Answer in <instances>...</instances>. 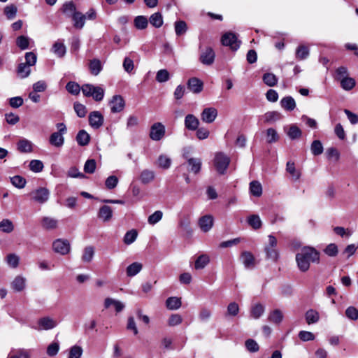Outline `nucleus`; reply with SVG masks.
Listing matches in <instances>:
<instances>
[{
	"label": "nucleus",
	"mask_w": 358,
	"mask_h": 358,
	"mask_svg": "<svg viewBox=\"0 0 358 358\" xmlns=\"http://www.w3.org/2000/svg\"><path fill=\"white\" fill-rule=\"evenodd\" d=\"M320 253L312 247H303L296 255V262L299 269L302 272L307 271L310 263H319Z\"/></svg>",
	"instance_id": "f257e3e1"
},
{
	"label": "nucleus",
	"mask_w": 358,
	"mask_h": 358,
	"mask_svg": "<svg viewBox=\"0 0 358 358\" xmlns=\"http://www.w3.org/2000/svg\"><path fill=\"white\" fill-rule=\"evenodd\" d=\"M83 94L87 97H92L96 101H100L103 99L104 90L99 86L91 84H84L81 87Z\"/></svg>",
	"instance_id": "f03ea898"
},
{
	"label": "nucleus",
	"mask_w": 358,
	"mask_h": 358,
	"mask_svg": "<svg viewBox=\"0 0 358 358\" xmlns=\"http://www.w3.org/2000/svg\"><path fill=\"white\" fill-rule=\"evenodd\" d=\"M230 163V158L223 152H217L214 158V165L217 171L224 174Z\"/></svg>",
	"instance_id": "7ed1b4c3"
},
{
	"label": "nucleus",
	"mask_w": 358,
	"mask_h": 358,
	"mask_svg": "<svg viewBox=\"0 0 358 358\" xmlns=\"http://www.w3.org/2000/svg\"><path fill=\"white\" fill-rule=\"evenodd\" d=\"M57 128L59 129V131L52 133L50 136L49 141L52 145L59 148L64 145V138L63 137V134L66 133V128L63 123L57 124Z\"/></svg>",
	"instance_id": "20e7f679"
},
{
	"label": "nucleus",
	"mask_w": 358,
	"mask_h": 358,
	"mask_svg": "<svg viewBox=\"0 0 358 358\" xmlns=\"http://www.w3.org/2000/svg\"><path fill=\"white\" fill-rule=\"evenodd\" d=\"M223 45L229 46L233 50L239 48L241 41L238 40L236 35L232 32L225 33L221 39Z\"/></svg>",
	"instance_id": "39448f33"
},
{
	"label": "nucleus",
	"mask_w": 358,
	"mask_h": 358,
	"mask_svg": "<svg viewBox=\"0 0 358 358\" xmlns=\"http://www.w3.org/2000/svg\"><path fill=\"white\" fill-rule=\"evenodd\" d=\"M166 129L164 125L161 122L154 123L150 131V138L155 141H160L165 135Z\"/></svg>",
	"instance_id": "423d86ee"
},
{
	"label": "nucleus",
	"mask_w": 358,
	"mask_h": 358,
	"mask_svg": "<svg viewBox=\"0 0 358 358\" xmlns=\"http://www.w3.org/2000/svg\"><path fill=\"white\" fill-rule=\"evenodd\" d=\"M52 248L55 252L62 255H67L70 252L71 245L69 241L59 238L52 243Z\"/></svg>",
	"instance_id": "0eeeda50"
},
{
	"label": "nucleus",
	"mask_w": 358,
	"mask_h": 358,
	"mask_svg": "<svg viewBox=\"0 0 358 358\" xmlns=\"http://www.w3.org/2000/svg\"><path fill=\"white\" fill-rule=\"evenodd\" d=\"M201 49V53L199 57L200 62L206 66L211 65L215 60V54L213 49L210 47H206L204 49Z\"/></svg>",
	"instance_id": "6e6552de"
},
{
	"label": "nucleus",
	"mask_w": 358,
	"mask_h": 358,
	"mask_svg": "<svg viewBox=\"0 0 358 358\" xmlns=\"http://www.w3.org/2000/svg\"><path fill=\"white\" fill-rule=\"evenodd\" d=\"M50 196V192L45 187H40L31 193V199L39 203L46 202Z\"/></svg>",
	"instance_id": "1a4fd4ad"
},
{
	"label": "nucleus",
	"mask_w": 358,
	"mask_h": 358,
	"mask_svg": "<svg viewBox=\"0 0 358 358\" xmlns=\"http://www.w3.org/2000/svg\"><path fill=\"white\" fill-rule=\"evenodd\" d=\"M37 324L38 327L35 328L37 330H50L57 327V322L50 317H43L38 320Z\"/></svg>",
	"instance_id": "9d476101"
},
{
	"label": "nucleus",
	"mask_w": 358,
	"mask_h": 358,
	"mask_svg": "<svg viewBox=\"0 0 358 358\" xmlns=\"http://www.w3.org/2000/svg\"><path fill=\"white\" fill-rule=\"evenodd\" d=\"M217 116V110L213 107L206 108L201 113V120L208 124L213 123Z\"/></svg>",
	"instance_id": "9b49d317"
},
{
	"label": "nucleus",
	"mask_w": 358,
	"mask_h": 358,
	"mask_svg": "<svg viewBox=\"0 0 358 358\" xmlns=\"http://www.w3.org/2000/svg\"><path fill=\"white\" fill-rule=\"evenodd\" d=\"M110 106L112 113H120L124 108V100L120 95H115L110 102Z\"/></svg>",
	"instance_id": "f8f14e48"
},
{
	"label": "nucleus",
	"mask_w": 358,
	"mask_h": 358,
	"mask_svg": "<svg viewBox=\"0 0 358 358\" xmlns=\"http://www.w3.org/2000/svg\"><path fill=\"white\" fill-rule=\"evenodd\" d=\"M89 123L94 129H99L103 124V117L99 111H92L89 115Z\"/></svg>",
	"instance_id": "ddd939ff"
},
{
	"label": "nucleus",
	"mask_w": 358,
	"mask_h": 358,
	"mask_svg": "<svg viewBox=\"0 0 358 358\" xmlns=\"http://www.w3.org/2000/svg\"><path fill=\"white\" fill-rule=\"evenodd\" d=\"M188 89L194 94L200 93L203 88V83L199 78L193 77L187 81Z\"/></svg>",
	"instance_id": "4468645a"
},
{
	"label": "nucleus",
	"mask_w": 358,
	"mask_h": 358,
	"mask_svg": "<svg viewBox=\"0 0 358 358\" xmlns=\"http://www.w3.org/2000/svg\"><path fill=\"white\" fill-rule=\"evenodd\" d=\"M241 259L246 268H253L255 266V258L250 252H243L241 255Z\"/></svg>",
	"instance_id": "2eb2a0df"
},
{
	"label": "nucleus",
	"mask_w": 358,
	"mask_h": 358,
	"mask_svg": "<svg viewBox=\"0 0 358 358\" xmlns=\"http://www.w3.org/2000/svg\"><path fill=\"white\" fill-rule=\"evenodd\" d=\"M199 225L201 231L208 232L213 226V217L212 215H206L201 217L199 220Z\"/></svg>",
	"instance_id": "dca6fc26"
},
{
	"label": "nucleus",
	"mask_w": 358,
	"mask_h": 358,
	"mask_svg": "<svg viewBox=\"0 0 358 358\" xmlns=\"http://www.w3.org/2000/svg\"><path fill=\"white\" fill-rule=\"evenodd\" d=\"M199 125V119L192 114H188L185 118V126L190 131H195Z\"/></svg>",
	"instance_id": "f3484780"
},
{
	"label": "nucleus",
	"mask_w": 358,
	"mask_h": 358,
	"mask_svg": "<svg viewBox=\"0 0 358 358\" xmlns=\"http://www.w3.org/2000/svg\"><path fill=\"white\" fill-rule=\"evenodd\" d=\"M187 164L189 166V171L194 173V174H197L200 172L201 169V159L200 158H188Z\"/></svg>",
	"instance_id": "a211bd4d"
},
{
	"label": "nucleus",
	"mask_w": 358,
	"mask_h": 358,
	"mask_svg": "<svg viewBox=\"0 0 358 358\" xmlns=\"http://www.w3.org/2000/svg\"><path fill=\"white\" fill-rule=\"evenodd\" d=\"M113 216V209L108 206H103L98 213V217L103 222L109 221Z\"/></svg>",
	"instance_id": "6ab92c4d"
},
{
	"label": "nucleus",
	"mask_w": 358,
	"mask_h": 358,
	"mask_svg": "<svg viewBox=\"0 0 358 358\" xmlns=\"http://www.w3.org/2000/svg\"><path fill=\"white\" fill-rule=\"evenodd\" d=\"M17 148L20 152L29 153L32 152L33 143L30 141L23 138L17 142Z\"/></svg>",
	"instance_id": "aec40b11"
},
{
	"label": "nucleus",
	"mask_w": 358,
	"mask_h": 358,
	"mask_svg": "<svg viewBox=\"0 0 358 358\" xmlns=\"http://www.w3.org/2000/svg\"><path fill=\"white\" fill-rule=\"evenodd\" d=\"M110 306H113L116 312H121L125 307L124 304L120 301L115 300L112 298H106L104 301V306L108 308Z\"/></svg>",
	"instance_id": "412c9836"
},
{
	"label": "nucleus",
	"mask_w": 358,
	"mask_h": 358,
	"mask_svg": "<svg viewBox=\"0 0 358 358\" xmlns=\"http://www.w3.org/2000/svg\"><path fill=\"white\" fill-rule=\"evenodd\" d=\"M43 228L47 230L55 229L58 226V220L50 217H44L41 220Z\"/></svg>",
	"instance_id": "4be33fe9"
},
{
	"label": "nucleus",
	"mask_w": 358,
	"mask_h": 358,
	"mask_svg": "<svg viewBox=\"0 0 358 358\" xmlns=\"http://www.w3.org/2000/svg\"><path fill=\"white\" fill-rule=\"evenodd\" d=\"M73 21V25L77 29H82L85 22L86 16L80 12H76L71 16Z\"/></svg>",
	"instance_id": "5701e85b"
},
{
	"label": "nucleus",
	"mask_w": 358,
	"mask_h": 358,
	"mask_svg": "<svg viewBox=\"0 0 358 358\" xmlns=\"http://www.w3.org/2000/svg\"><path fill=\"white\" fill-rule=\"evenodd\" d=\"M155 177V174L153 171L145 169L141 171L139 179L143 184H148L154 180Z\"/></svg>",
	"instance_id": "b1692460"
},
{
	"label": "nucleus",
	"mask_w": 358,
	"mask_h": 358,
	"mask_svg": "<svg viewBox=\"0 0 358 358\" xmlns=\"http://www.w3.org/2000/svg\"><path fill=\"white\" fill-rule=\"evenodd\" d=\"M26 279L21 276H16L11 282V287L15 292H21L25 287Z\"/></svg>",
	"instance_id": "393cba45"
},
{
	"label": "nucleus",
	"mask_w": 358,
	"mask_h": 358,
	"mask_svg": "<svg viewBox=\"0 0 358 358\" xmlns=\"http://www.w3.org/2000/svg\"><path fill=\"white\" fill-rule=\"evenodd\" d=\"M306 321L308 324L317 323L320 320V315L317 311L310 309L305 314Z\"/></svg>",
	"instance_id": "a878e982"
},
{
	"label": "nucleus",
	"mask_w": 358,
	"mask_h": 358,
	"mask_svg": "<svg viewBox=\"0 0 358 358\" xmlns=\"http://www.w3.org/2000/svg\"><path fill=\"white\" fill-rule=\"evenodd\" d=\"M90 140L89 134L85 130H80L76 136V141L80 146L87 145Z\"/></svg>",
	"instance_id": "bb28decb"
},
{
	"label": "nucleus",
	"mask_w": 358,
	"mask_h": 358,
	"mask_svg": "<svg viewBox=\"0 0 358 358\" xmlns=\"http://www.w3.org/2000/svg\"><path fill=\"white\" fill-rule=\"evenodd\" d=\"M210 262V257L208 255L203 254L199 255L195 261L194 267L196 269H202L205 268Z\"/></svg>",
	"instance_id": "cd10ccee"
},
{
	"label": "nucleus",
	"mask_w": 358,
	"mask_h": 358,
	"mask_svg": "<svg viewBox=\"0 0 358 358\" xmlns=\"http://www.w3.org/2000/svg\"><path fill=\"white\" fill-rule=\"evenodd\" d=\"M166 305L169 310H177L182 305L181 299L178 297L171 296L166 299Z\"/></svg>",
	"instance_id": "c85d7f7f"
},
{
	"label": "nucleus",
	"mask_w": 358,
	"mask_h": 358,
	"mask_svg": "<svg viewBox=\"0 0 358 358\" xmlns=\"http://www.w3.org/2000/svg\"><path fill=\"white\" fill-rule=\"evenodd\" d=\"M52 50L58 57L64 56L66 52V46L62 41H57L54 43Z\"/></svg>",
	"instance_id": "c756f323"
},
{
	"label": "nucleus",
	"mask_w": 358,
	"mask_h": 358,
	"mask_svg": "<svg viewBox=\"0 0 358 358\" xmlns=\"http://www.w3.org/2000/svg\"><path fill=\"white\" fill-rule=\"evenodd\" d=\"M143 265L139 262H134L129 265L126 272L129 277H133L137 275L142 269Z\"/></svg>",
	"instance_id": "7c9ffc66"
},
{
	"label": "nucleus",
	"mask_w": 358,
	"mask_h": 358,
	"mask_svg": "<svg viewBox=\"0 0 358 358\" xmlns=\"http://www.w3.org/2000/svg\"><path fill=\"white\" fill-rule=\"evenodd\" d=\"M281 106L287 110L292 111L296 107L294 99L292 96H286L280 101Z\"/></svg>",
	"instance_id": "2f4dec72"
},
{
	"label": "nucleus",
	"mask_w": 358,
	"mask_h": 358,
	"mask_svg": "<svg viewBox=\"0 0 358 358\" xmlns=\"http://www.w3.org/2000/svg\"><path fill=\"white\" fill-rule=\"evenodd\" d=\"M17 73L20 78H25L28 77L31 73V66L25 63H20L18 65Z\"/></svg>",
	"instance_id": "473e14b6"
},
{
	"label": "nucleus",
	"mask_w": 358,
	"mask_h": 358,
	"mask_svg": "<svg viewBox=\"0 0 358 358\" xmlns=\"http://www.w3.org/2000/svg\"><path fill=\"white\" fill-rule=\"evenodd\" d=\"M94 255V248L93 246H87L84 248L83 255H82V261L83 262L89 263L90 262Z\"/></svg>",
	"instance_id": "72a5a7b5"
},
{
	"label": "nucleus",
	"mask_w": 358,
	"mask_h": 358,
	"mask_svg": "<svg viewBox=\"0 0 358 358\" xmlns=\"http://www.w3.org/2000/svg\"><path fill=\"white\" fill-rule=\"evenodd\" d=\"M283 319V314L281 310L275 309L272 311L268 315V320L274 324H280Z\"/></svg>",
	"instance_id": "f704fd0d"
},
{
	"label": "nucleus",
	"mask_w": 358,
	"mask_h": 358,
	"mask_svg": "<svg viewBox=\"0 0 358 358\" xmlns=\"http://www.w3.org/2000/svg\"><path fill=\"white\" fill-rule=\"evenodd\" d=\"M149 21L150 24L156 28H159L163 24V17L162 14L159 12L153 13L150 17Z\"/></svg>",
	"instance_id": "c9c22d12"
},
{
	"label": "nucleus",
	"mask_w": 358,
	"mask_h": 358,
	"mask_svg": "<svg viewBox=\"0 0 358 358\" xmlns=\"http://www.w3.org/2000/svg\"><path fill=\"white\" fill-rule=\"evenodd\" d=\"M264 251L266 255V258L273 262H277L279 257V253L275 247L265 246Z\"/></svg>",
	"instance_id": "e433bc0d"
},
{
	"label": "nucleus",
	"mask_w": 358,
	"mask_h": 358,
	"mask_svg": "<svg viewBox=\"0 0 358 358\" xmlns=\"http://www.w3.org/2000/svg\"><path fill=\"white\" fill-rule=\"evenodd\" d=\"M89 68L92 74L97 76L102 69L101 62L97 59L91 60Z\"/></svg>",
	"instance_id": "4c0bfd02"
},
{
	"label": "nucleus",
	"mask_w": 358,
	"mask_h": 358,
	"mask_svg": "<svg viewBox=\"0 0 358 358\" xmlns=\"http://www.w3.org/2000/svg\"><path fill=\"white\" fill-rule=\"evenodd\" d=\"M341 87L346 91L352 90L356 85V81L351 77H346L341 82H340Z\"/></svg>",
	"instance_id": "58836bf2"
},
{
	"label": "nucleus",
	"mask_w": 358,
	"mask_h": 358,
	"mask_svg": "<svg viewBox=\"0 0 358 358\" xmlns=\"http://www.w3.org/2000/svg\"><path fill=\"white\" fill-rule=\"evenodd\" d=\"M281 118V114L278 111H268L264 115L266 122L272 123Z\"/></svg>",
	"instance_id": "ea45409f"
},
{
	"label": "nucleus",
	"mask_w": 358,
	"mask_h": 358,
	"mask_svg": "<svg viewBox=\"0 0 358 358\" xmlns=\"http://www.w3.org/2000/svg\"><path fill=\"white\" fill-rule=\"evenodd\" d=\"M6 261L10 267L15 268L19 265L20 257L15 253H10L6 256Z\"/></svg>",
	"instance_id": "a19ab883"
},
{
	"label": "nucleus",
	"mask_w": 358,
	"mask_h": 358,
	"mask_svg": "<svg viewBox=\"0 0 358 358\" xmlns=\"http://www.w3.org/2000/svg\"><path fill=\"white\" fill-rule=\"evenodd\" d=\"M264 310L265 308L263 305H262L261 303H257L254 306H252L250 311V315L254 319H258L263 315Z\"/></svg>",
	"instance_id": "79ce46f5"
},
{
	"label": "nucleus",
	"mask_w": 358,
	"mask_h": 358,
	"mask_svg": "<svg viewBox=\"0 0 358 358\" xmlns=\"http://www.w3.org/2000/svg\"><path fill=\"white\" fill-rule=\"evenodd\" d=\"M134 23L136 29L142 30L148 27V20L146 17L139 15L135 17Z\"/></svg>",
	"instance_id": "37998d69"
},
{
	"label": "nucleus",
	"mask_w": 358,
	"mask_h": 358,
	"mask_svg": "<svg viewBox=\"0 0 358 358\" xmlns=\"http://www.w3.org/2000/svg\"><path fill=\"white\" fill-rule=\"evenodd\" d=\"M249 225L254 229H258L262 227V221L258 215H251L248 217Z\"/></svg>",
	"instance_id": "c03bdc74"
},
{
	"label": "nucleus",
	"mask_w": 358,
	"mask_h": 358,
	"mask_svg": "<svg viewBox=\"0 0 358 358\" xmlns=\"http://www.w3.org/2000/svg\"><path fill=\"white\" fill-rule=\"evenodd\" d=\"M286 171L292 176V178L297 180L301 176V173L295 168V164L293 162H288L286 165Z\"/></svg>",
	"instance_id": "a18cd8bd"
},
{
	"label": "nucleus",
	"mask_w": 358,
	"mask_h": 358,
	"mask_svg": "<svg viewBox=\"0 0 358 358\" xmlns=\"http://www.w3.org/2000/svg\"><path fill=\"white\" fill-rule=\"evenodd\" d=\"M250 193L255 196H260L262 194V187L258 181H252L250 183Z\"/></svg>",
	"instance_id": "49530a36"
},
{
	"label": "nucleus",
	"mask_w": 358,
	"mask_h": 358,
	"mask_svg": "<svg viewBox=\"0 0 358 358\" xmlns=\"http://www.w3.org/2000/svg\"><path fill=\"white\" fill-rule=\"evenodd\" d=\"M239 306L236 302H231L227 306L226 317H236L239 313Z\"/></svg>",
	"instance_id": "de8ad7c7"
},
{
	"label": "nucleus",
	"mask_w": 358,
	"mask_h": 358,
	"mask_svg": "<svg viewBox=\"0 0 358 358\" xmlns=\"http://www.w3.org/2000/svg\"><path fill=\"white\" fill-rule=\"evenodd\" d=\"M14 229L13 222L8 219H3L0 222V230L5 233H10Z\"/></svg>",
	"instance_id": "09e8293b"
},
{
	"label": "nucleus",
	"mask_w": 358,
	"mask_h": 358,
	"mask_svg": "<svg viewBox=\"0 0 358 358\" xmlns=\"http://www.w3.org/2000/svg\"><path fill=\"white\" fill-rule=\"evenodd\" d=\"M62 11L68 16L71 17L73 15V13H76L77 12L75 3L73 1L66 2L63 5Z\"/></svg>",
	"instance_id": "8fccbe9b"
},
{
	"label": "nucleus",
	"mask_w": 358,
	"mask_h": 358,
	"mask_svg": "<svg viewBox=\"0 0 358 358\" xmlns=\"http://www.w3.org/2000/svg\"><path fill=\"white\" fill-rule=\"evenodd\" d=\"M287 134L289 138L294 140L301 137V131L297 126L292 124L290 126Z\"/></svg>",
	"instance_id": "3c124183"
},
{
	"label": "nucleus",
	"mask_w": 358,
	"mask_h": 358,
	"mask_svg": "<svg viewBox=\"0 0 358 358\" xmlns=\"http://www.w3.org/2000/svg\"><path fill=\"white\" fill-rule=\"evenodd\" d=\"M263 80L264 83L269 87L275 86L278 83V78L276 76L271 73H265L263 76Z\"/></svg>",
	"instance_id": "603ef678"
},
{
	"label": "nucleus",
	"mask_w": 358,
	"mask_h": 358,
	"mask_svg": "<svg viewBox=\"0 0 358 358\" xmlns=\"http://www.w3.org/2000/svg\"><path fill=\"white\" fill-rule=\"evenodd\" d=\"M10 182L13 186L17 188H23L26 185V180L20 176H15L10 178Z\"/></svg>",
	"instance_id": "864d4df0"
},
{
	"label": "nucleus",
	"mask_w": 358,
	"mask_h": 358,
	"mask_svg": "<svg viewBox=\"0 0 358 358\" xmlns=\"http://www.w3.org/2000/svg\"><path fill=\"white\" fill-rule=\"evenodd\" d=\"M137 236L138 233L135 229L127 231L124 237V243L127 245L131 244L136 241Z\"/></svg>",
	"instance_id": "5fc2aeb1"
},
{
	"label": "nucleus",
	"mask_w": 358,
	"mask_h": 358,
	"mask_svg": "<svg viewBox=\"0 0 358 358\" xmlns=\"http://www.w3.org/2000/svg\"><path fill=\"white\" fill-rule=\"evenodd\" d=\"M266 141L268 143H272L277 142L279 139V136L275 131V129L273 128H269L266 130Z\"/></svg>",
	"instance_id": "6e6d98bb"
},
{
	"label": "nucleus",
	"mask_w": 358,
	"mask_h": 358,
	"mask_svg": "<svg viewBox=\"0 0 358 358\" xmlns=\"http://www.w3.org/2000/svg\"><path fill=\"white\" fill-rule=\"evenodd\" d=\"M348 76V71L346 67L340 66L336 70L335 79L341 82L343 79Z\"/></svg>",
	"instance_id": "4d7b16f0"
},
{
	"label": "nucleus",
	"mask_w": 358,
	"mask_h": 358,
	"mask_svg": "<svg viewBox=\"0 0 358 358\" xmlns=\"http://www.w3.org/2000/svg\"><path fill=\"white\" fill-rule=\"evenodd\" d=\"M171 160L166 155H162L158 157L157 164L162 169H169L171 166Z\"/></svg>",
	"instance_id": "13d9d810"
},
{
	"label": "nucleus",
	"mask_w": 358,
	"mask_h": 358,
	"mask_svg": "<svg viewBox=\"0 0 358 358\" xmlns=\"http://www.w3.org/2000/svg\"><path fill=\"white\" fill-rule=\"evenodd\" d=\"M163 217V213L161 210H156L148 218V222L150 224L154 225L159 222Z\"/></svg>",
	"instance_id": "bf43d9fd"
},
{
	"label": "nucleus",
	"mask_w": 358,
	"mask_h": 358,
	"mask_svg": "<svg viewBox=\"0 0 358 358\" xmlns=\"http://www.w3.org/2000/svg\"><path fill=\"white\" fill-rule=\"evenodd\" d=\"M83 348L79 345H73L69 350L68 358H80L83 355Z\"/></svg>",
	"instance_id": "052dcab7"
},
{
	"label": "nucleus",
	"mask_w": 358,
	"mask_h": 358,
	"mask_svg": "<svg viewBox=\"0 0 358 358\" xmlns=\"http://www.w3.org/2000/svg\"><path fill=\"white\" fill-rule=\"evenodd\" d=\"M66 88L69 93L73 95H78L81 90V87L77 83L72 81L66 84Z\"/></svg>",
	"instance_id": "680f3d73"
},
{
	"label": "nucleus",
	"mask_w": 358,
	"mask_h": 358,
	"mask_svg": "<svg viewBox=\"0 0 358 358\" xmlns=\"http://www.w3.org/2000/svg\"><path fill=\"white\" fill-rule=\"evenodd\" d=\"M170 74L166 69H161L157 71L156 80L159 83H164L169 80Z\"/></svg>",
	"instance_id": "e2e57ef3"
},
{
	"label": "nucleus",
	"mask_w": 358,
	"mask_h": 358,
	"mask_svg": "<svg viewBox=\"0 0 358 358\" xmlns=\"http://www.w3.org/2000/svg\"><path fill=\"white\" fill-rule=\"evenodd\" d=\"M345 316L351 320H358V309L355 306H349L345 310Z\"/></svg>",
	"instance_id": "0e129e2a"
},
{
	"label": "nucleus",
	"mask_w": 358,
	"mask_h": 358,
	"mask_svg": "<svg viewBox=\"0 0 358 358\" xmlns=\"http://www.w3.org/2000/svg\"><path fill=\"white\" fill-rule=\"evenodd\" d=\"M309 55V50L306 46L300 45L296 51V57L299 59H304L308 57Z\"/></svg>",
	"instance_id": "69168bd1"
},
{
	"label": "nucleus",
	"mask_w": 358,
	"mask_h": 358,
	"mask_svg": "<svg viewBox=\"0 0 358 358\" xmlns=\"http://www.w3.org/2000/svg\"><path fill=\"white\" fill-rule=\"evenodd\" d=\"M73 108L79 117H84L87 114V108L85 105L80 103L78 102H75L73 105Z\"/></svg>",
	"instance_id": "338daca9"
},
{
	"label": "nucleus",
	"mask_w": 358,
	"mask_h": 358,
	"mask_svg": "<svg viewBox=\"0 0 358 358\" xmlns=\"http://www.w3.org/2000/svg\"><path fill=\"white\" fill-rule=\"evenodd\" d=\"M16 43L21 50H26L29 48V38L24 36H18L16 39Z\"/></svg>",
	"instance_id": "774afa93"
}]
</instances>
